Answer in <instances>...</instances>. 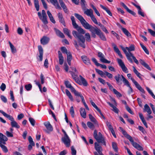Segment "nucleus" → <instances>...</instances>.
Wrapping results in <instances>:
<instances>
[{
  "instance_id": "obj_5",
  "label": "nucleus",
  "mask_w": 155,
  "mask_h": 155,
  "mask_svg": "<svg viewBox=\"0 0 155 155\" xmlns=\"http://www.w3.org/2000/svg\"><path fill=\"white\" fill-rule=\"evenodd\" d=\"M122 50L124 52L125 54L127 59L131 62L133 63V61L132 58H133L134 62L135 63L137 64H139L138 61L136 59L135 56L131 52H127L126 51V49L124 48H122Z\"/></svg>"
},
{
  "instance_id": "obj_52",
  "label": "nucleus",
  "mask_w": 155,
  "mask_h": 155,
  "mask_svg": "<svg viewBox=\"0 0 155 155\" xmlns=\"http://www.w3.org/2000/svg\"><path fill=\"white\" fill-rule=\"evenodd\" d=\"M67 54V61H71L72 59V54L70 52H68Z\"/></svg>"
},
{
  "instance_id": "obj_64",
  "label": "nucleus",
  "mask_w": 155,
  "mask_h": 155,
  "mask_svg": "<svg viewBox=\"0 0 155 155\" xmlns=\"http://www.w3.org/2000/svg\"><path fill=\"white\" fill-rule=\"evenodd\" d=\"M106 84H107V85L108 86L109 89L111 91H113L114 92V90L115 89L114 88L113 86L110 84L109 82H107Z\"/></svg>"
},
{
  "instance_id": "obj_20",
  "label": "nucleus",
  "mask_w": 155,
  "mask_h": 155,
  "mask_svg": "<svg viewBox=\"0 0 155 155\" xmlns=\"http://www.w3.org/2000/svg\"><path fill=\"white\" fill-rule=\"evenodd\" d=\"M38 49L39 51V57L40 61H42L43 59V49L41 45L38 46Z\"/></svg>"
},
{
  "instance_id": "obj_12",
  "label": "nucleus",
  "mask_w": 155,
  "mask_h": 155,
  "mask_svg": "<svg viewBox=\"0 0 155 155\" xmlns=\"http://www.w3.org/2000/svg\"><path fill=\"white\" fill-rule=\"evenodd\" d=\"M112 45L113 47L114 51L118 54L121 58H123V57L121 53L120 50L116 45L114 43H112Z\"/></svg>"
},
{
  "instance_id": "obj_60",
  "label": "nucleus",
  "mask_w": 155,
  "mask_h": 155,
  "mask_svg": "<svg viewBox=\"0 0 155 155\" xmlns=\"http://www.w3.org/2000/svg\"><path fill=\"white\" fill-rule=\"evenodd\" d=\"M29 120L32 126H35V120L33 118L29 117Z\"/></svg>"
},
{
  "instance_id": "obj_8",
  "label": "nucleus",
  "mask_w": 155,
  "mask_h": 155,
  "mask_svg": "<svg viewBox=\"0 0 155 155\" xmlns=\"http://www.w3.org/2000/svg\"><path fill=\"white\" fill-rule=\"evenodd\" d=\"M61 141L66 147H69L70 146L71 140L68 135L64 136V137H62Z\"/></svg>"
},
{
  "instance_id": "obj_15",
  "label": "nucleus",
  "mask_w": 155,
  "mask_h": 155,
  "mask_svg": "<svg viewBox=\"0 0 155 155\" xmlns=\"http://www.w3.org/2000/svg\"><path fill=\"white\" fill-rule=\"evenodd\" d=\"M49 38L46 36H44L40 40L41 43L43 45L47 44L49 42Z\"/></svg>"
},
{
  "instance_id": "obj_3",
  "label": "nucleus",
  "mask_w": 155,
  "mask_h": 155,
  "mask_svg": "<svg viewBox=\"0 0 155 155\" xmlns=\"http://www.w3.org/2000/svg\"><path fill=\"white\" fill-rule=\"evenodd\" d=\"M93 136L98 142H96L94 143V147L95 150L97 152L102 150V147L98 143H101L102 145L106 146V143L105 138L101 132H99L98 135L97 131L96 130H95L94 132Z\"/></svg>"
},
{
  "instance_id": "obj_34",
  "label": "nucleus",
  "mask_w": 155,
  "mask_h": 155,
  "mask_svg": "<svg viewBox=\"0 0 155 155\" xmlns=\"http://www.w3.org/2000/svg\"><path fill=\"white\" fill-rule=\"evenodd\" d=\"M11 124L12 127H15L17 128H19L20 127L19 125H18L17 122H16L14 120L11 121Z\"/></svg>"
},
{
  "instance_id": "obj_49",
  "label": "nucleus",
  "mask_w": 155,
  "mask_h": 155,
  "mask_svg": "<svg viewBox=\"0 0 155 155\" xmlns=\"http://www.w3.org/2000/svg\"><path fill=\"white\" fill-rule=\"evenodd\" d=\"M96 72L102 77H103L105 75V73H104L103 71L97 69H95Z\"/></svg>"
},
{
  "instance_id": "obj_6",
  "label": "nucleus",
  "mask_w": 155,
  "mask_h": 155,
  "mask_svg": "<svg viewBox=\"0 0 155 155\" xmlns=\"http://www.w3.org/2000/svg\"><path fill=\"white\" fill-rule=\"evenodd\" d=\"M121 77L122 78L124 85L127 86V87H130V84L128 81L122 75H120L119 74L114 76V78L116 80L117 83L119 85H121L122 84V83H120V78Z\"/></svg>"
},
{
  "instance_id": "obj_9",
  "label": "nucleus",
  "mask_w": 155,
  "mask_h": 155,
  "mask_svg": "<svg viewBox=\"0 0 155 155\" xmlns=\"http://www.w3.org/2000/svg\"><path fill=\"white\" fill-rule=\"evenodd\" d=\"M97 56L100 58V61L102 62L107 64L110 63V61L106 59L104 55L102 52H98L97 53Z\"/></svg>"
},
{
  "instance_id": "obj_1",
  "label": "nucleus",
  "mask_w": 155,
  "mask_h": 155,
  "mask_svg": "<svg viewBox=\"0 0 155 155\" xmlns=\"http://www.w3.org/2000/svg\"><path fill=\"white\" fill-rule=\"evenodd\" d=\"M71 19L73 27L76 29L77 30V31L75 30L73 31L72 35L75 38L78 39L79 45L83 48H85V39L82 35L84 34L85 33V31L81 26H79L77 24L74 16H71Z\"/></svg>"
},
{
  "instance_id": "obj_22",
  "label": "nucleus",
  "mask_w": 155,
  "mask_h": 155,
  "mask_svg": "<svg viewBox=\"0 0 155 155\" xmlns=\"http://www.w3.org/2000/svg\"><path fill=\"white\" fill-rule=\"evenodd\" d=\"M58 15L59 22L65 27L66 25L62 13H58Z\"/></svg>"
},
{
  "instance_id": "obj_18",
  "label": "nucleus",
  "mask_w": 155,
  "mask_h": 155,
  "mask_svg": "<svg viewBox=\"0 0 155 155\" xmlns=\"http://www.w3.org/2000/svg\"><path fill=\"white\" fill-rule=\"evenodd\" d=\"M28 140L30 144L28 145V148L29 150H31L32 147V146H35V143L33 140V139L31 136H29L28 138Z\"/></svg>"
},
{
  "instance_id": "obj_33",
  "label": "nucleus",
  "mask_w": 155,
  "mask_h": 155,
  "mask_svg": "<svg viewBox=\"0 0 155 155\" xmlns=\"http://www.w3.org/2000/svg\"><path fill=\"white\" fill-rule=\"evenodd\" d=\"M8 43L9 44L11 50L13 54L15 53L17 51L16 48L12 44L10 41H9L8 42Z\"/></svg>"
},
{
  "instance_id": "obj_32",
  "label": "nucleus",
  "mask_w": 155,
  "mask_h": 155,
  "mask_svg": "<svg viewBox=\"0 0 155 155\" xmlns=\"http://www.w3.org/2000/svg\"><path fill=\"white\" fill-rule=\"evenodd\" d=\"M121 29L124 34L127 36V37L131 36V34L126 28L121 27Z\"/></svg>"
},
{
  "instance_id": "obj_39",
  "label": "nucleus",
  "mask_w": 155,
  "mask_h": 155,
  "mask_svg": "<svg viewBox=\"0 0 155 155\" xmlns=\"http://www.w3.org/2000/svg\"><path fill=\"white\" fill-rule=\"evenodd\" d=\"M133 68L134 72L136 75L137 77H138L139 78L141 79L142 77H141V74L138 71L134 66H133Z\"/></svg>"
},
{
  "instance_id": "obj_48",
  "label": "nucleus",
  "mask_w": 155,
  "mask_h": 155,
  "mask_svg": "<svg viewBox=\"0 0 155 155\" xmlns=\"http://www.w3.org/2000/svg\"><path fill=\"white\" fill-rule=\"evenodd\" d=\"M85 37L86 38V40L88 42H90L91 41V36L89 33H86L85 35Z\"/></svg>"
},
{
  "instance_id": "obj_23",
  "label": "nucleus",
  "mask_w": 155,
  "mask_h": 155,
  "mask_svg": "<svg viewBox=\"0 0 155 155\" xmlns=\"http://www.w3.org/2000/svg\"><path fill=\"white\" fill-rule=\"evenodd\" d=\"M89 118L90 120L93 122L95 126L98 127V124L96 119L91 114L88 115Z\"/></svg>"
},
{
  "instance_id": "obj_26",
  "label": "nucleus",
  "mask_w": 155,
  "mask_h": 155,
  "mask_svg": "<svg viewBox=\"0 0 155 155\" xmlns=\"http://www.w3.org/2000/svg\"><path fill=\"white\" fill-rule=\"evenodd\" d=\"M139 61L142 65L144 67L146 68L147 69H148L150 71L151 70V69L149 67V65L146 63L144 60L141 59H140L139 60Z\"/></svg>"
},
{
  "instance_id": "obj_37",
  "label": "nucleus",
  "mask_w": 155,
  "mask_h": 155,
  "mask_svg": "<svg viewBox=\"0 0 155 155\" xmlns=\"http://www.w3.org/2000/svg\"><path fill=\"white\" fill-rule=\"evenodd\" d=\"M70 72L71 73V74L72 77L74 79V80L76 82H78L79 83H80L79 80V79L77 76L75 74V73L72 71H70Z\"/></svg>"
},
{
  "instance_id": "obj_7",
  "label": "nucleus",
  "mask_w": 155,
  "mask_h": 155,
  "mask_svg": "<svg viewBox=\"0 0 155 155\" xmlns=\"http://www.w3.org/2000/svg\"><path fill=\"white\" fill-rule=\"evenodd\" d=\"M117 60L119 65L123 71L126 73H128V69L125 66L124 63L122 60L118 58L117 59Z\"/></svg>"
},
{
  "instance_id": "obj_43",
  "label": "nucleus",
  "mask_w": 155,
  "mask_h": 155,
  "mask_svg": "<svg viewBox=\"0 0 155 155\" xmlns=\"http://www.w3.org/2000/svg\"><path fill=\"white\" fill-rule=\"evenodd\" d=\"M4 145V144L3 143H0V147L2 148L3 151L5 153H7L8 152V150L7 147L5 145Z\"/></svg>"
},
{
  "instance_id": "obj_36",
  "label": "nucleus",
  "mask_w": 155,
  "mask_h": 155,
  "mask_svg": "<svg viewBox=\"0 0 155 155\" xmlns=\"http://www.w3.org/2000/svg\"><path fill=\"white\" fill-rule=\"evenodd\" d=\"M65 92L66 95H67V96L70 99V100L71 101H73L74 99L73 97L72 96L70 91L68 89H66L65 90Z\"/></svg>"
},
{
  "instance_id": "obj_44",
  "label": "nucleus",
  "mask_w": 155,
  "mask_h": 155,
  "mask_svg": "<svg viewBox=\"0 0 155 155\" xmlns=\"http://www.w3.org/2000/svg\"><path fill=\"white\" fill-rule=\"evenodd\" d=\"M112 147L114 151L116 152H118V147L117 143L114 142H112Z\"/></svg>"
},
{
  "instance_id": "obj_42",
  "label": "nucleus",
  "mask_w": 155,
  "mask_h": 155,
  "mask_svg": "<svg viewBox=\"0 0 155 155\" xmlns=\"http://www.w3.org/2000/svg\"><path fill=\"white\" fill-rule=\"evenodd\" d=\"M34 4L36 10L39 11V5L38 0H34Z\"/></svg>"
},
{
  "instance_id": "obj_54",
  "label": "nucleus",
  "mask_w": 155,
  "mask_h": 155,
  "mask_svg": "<svg viewBox=\"0 0 155 155\" xmlns=\"http://www.w3.org/2000/svg\"><path fill=\"white\" fill-rule=\"evenodd\" d=\"M4 116L7 117L9 120H10L12 121L14 120V118L12 116L7 114L6 113H5V114L4 115Z\"/></svg>"
},
{
  "instance_id": "obj_21",
  "label": "nucleus",
  "mask_w": 155,
  "mask_h": 155,
  "mask_svg": "<svg viewBox=\"0 0 155 155\" xmlns=\"http://www.w3.org/2000/svg\"><path fill=\"white\" fill-rule=\"evenodd\" d=\"M50 2L56 8L61 10V8L59 5L57 0H49Z\"/></svg>"
},
{
  "instance_id": "obj_58",
  "label": "nucleus",
  "mask_w": 155,
  "mask_h": 155,
  "mask_svg": "<svg viewBox=\"0 0 155 155\" xmlns=\"http://www.w3.org/2000/svg\"><path fill=\"white\" fill-rule=\"evenodd\" d=\"M61 50L63 53L68 54V50L65 47H62L61 48Z\"/></svg>"
},
{
  "instance_id": "obj_47",
  "label": "nucleus",
  "mask_w": 155,
  "mask_h": 155,
  "mask_svg": "<svg viewBox=\"0 0 155 155\" xmlns=\"http://www.w3.org/2000/svg\"><path fill=\"white\" fill-rule=\"evenodd\" d=\"M43 22L44 24H47L48 23L47 21V16H42L41 19H40Z\"/></svg>"
},
{
  "instance_id": "obj_56",
  "label": "nucleus",
  "mask_w": 155,
  "mask_h": 155,
  "mask_svg": "<svg viewBox=\"0 0 155 155\" xmlns=\"http://www.w3.org/2000/svg\"><path fill=\"white\" fill-rule=\"evenodd\" d=\"M106 124L110 131L113 130V127L110 122L107 121L106 122Z\"/></svg>"
},
{
  "instance_id": "obj_24",
  "label": "nucleus",
  "mask_w": 155,
  "mask_h": 155,
  "mask_svg": "<svg viewBox=\"0 0 155 155\" xmlns=\"http://www.w3.org/2000/svg\"><path fill=\"white\" fill-rule=\"evenodd\" d=\"M58 58L59 64L61 65L63 64L64 62V58L62 53L60 51H58Z\"/></svg>"
},
{
  "instance_id": "obj_45",
  "label": "nucleus",
  "mask_w": 155,
  "mask_h": 155,
  "mask_svg": "<svg viewBox=\"0 0 155 155\" xmlns=\"http://www.w3.org/2000/svg\"><path fill=\"white\" fill-rule=\"evenodd\" d=\"M126 49L129 52L135 50L134 46L133 45H131L129 47H126Z\"/></svg>"
},
{
  "instance_id": "obj_27",
  "label": "nucleus",
  "mask_w": 155,
  "mask_h": 155,
  "mask_svg": "<svg viewBox=\"0 0 155 155\" xmlns=\"http://www.w3.org/2000/svg\"><path fill=\"white\" fill-rule=\"evenodd\" d=\"M143 111L144 112H147L149 114H150L152 113V111L150 107L147 104H145L144 106Z\"/></svg>"
},
{
  "instance_id": "obj_51",
  "label": "nucleus",
  "mask_w": 155,
  "mask_h": 155,
  "mask_svg": "<svg viewBox=\"0 0 155 155\" xmlns=\"http://www.w3.org/2000/svg\"><path fill=\"white\" fill-rule=\"evenodd\" d=\"M71 92H73L74 94L76 96H79L80 97L81 96H82L81 93L77 91L74 88L71 91Z\"/></svg>"
},
{
  "instance_id": "obj_63",
  "label": "nucleus",
  "mask_w": 155,
  "mask_h": 155,
  "mask_svg": "<svg viewBox=\"0 0 155 155\" xmlns=\"http://www.w3.org/2000/svg\"><path fill=\"white\" fill-rule=\"evenodd\" d=\"M91 18L92 20L94 22V23L95 24H97V19L95 18V17H94V16L93 15L92 16Z\"/></svg>"
},
{
  "instance_id": "obj_40",
  "label": "nucleus",
  "mask_w": 155,
  "mask_h": 155,
  "mask_svg": "<svg viewBox=\"0 0 155 155\" xmlns=\"http://www.w3.org/2000/svg\"><path fill=\"white\" fill-rule=\"evenodd\" d=\"M100 6L102 9L105 10L110 16H112V13L108 9L102 5H100Z\"/></svg>"
},
{
  "instance_id": "obj_31",
  "label": "nucleus",
  "mask_w": 155,
  "mask_h": 155,
  "mask_svg": "<svg viewBox=\"0 0 155 155\" xmlns=\"http://www.w3.org/2000/svg\"><path fill=\"white\" fill-rule=\"evenodd\" d=\"M64 84L66 87L70 88L71 91L74 89V88L72 86L71 84L68 81H65Z\"/></svg>"
},
{
  "instance_id": "obj_53",
  "label": "nucleus",
  "mask_w": 155,
  "mask_h": 155,
  "mask_svg": "<svg viewBox=\"0 0 155 155\" xmlns=\"http://www.w3.org/2000/svg\"><path fill=\"white\" fill-rule=\"evenodd\" d=\"M25 88L27 91H29L31 90L32 88V86L31 84H29L25 85Z\"/></svg>"
},
{
  "instance_id": "obj_14",
  "label": "nucleus",
  "mask_w": 155,
  "mask_h": 155,
  "mask_svg": "<svg viewBox=\"0 0 155 155\" xmlns=\"http://www.w3.org/2000/svg\"><path fill=\"white\" fill-rule=\"evenodd\" d=\"M8 140V138L6 136L2 133H0V143L6 144V142Z\"/></svg>"
},
{
  "instance_id": "obj_59",
  "label": "nucleus",
  "mask_w": 155,
  "mask_h": 155,
  "mask_svg": "<svg viewBox=\"0 0 155 155\" xmlns=\"http://www.w3.org/2000/svg\"><path fill=\"white\" fill-rule=\"evenodd\" d=\"M91 7L94 9V12L96 13V14L98 15V16H100V14L99 13L98 11L97 10L96 7L93 5H91Z\"/></svg>"
},
{
  "instance_id": "obj_19",
  "label": "nucleus",
  "mask_w": 155,
  "mask_h": 155,
  "mask_svg": "<svg viewBox=\"0 0 155 155\" xmlns=\"http://www.w3.org/2000/svg\"><path fill=\"white\" fill-rule=\"evenodd\" d=\"M96 32L97 33V35L102 40L104 41H106V38L100 29H99V31H97V32L96 31Z\"/></svg>"
},
{
  "instance_id": "obj_25",
  "label": "nucleus",
  "mask_w": 155,
  "mask_h": 155,
  "mask_svg": "<svg viewBox=\"0 0 155 155\" xmlns=\"http://www.w3.org/2000/svg\"><path fill=\"white\" fill-rule=\"evenodd\" d=\"M54 30L57 35L61 38H64L65 37L64 34L61 32L59 30L55 28Z\"/></svg>"
},
{
  "instance_id": "obj_4",
  "label": "nucleus",
  "mask_w": 155,
  "mask_h": 155,
  "mask_svg": "<svg viewBox=\"0 0 155 155\" xmlns=\"http://www.w3.org/2000/svg\"><path fill=\"white\" fill-rule=\"evenodd\" d=\"M120 131L122 133L123 135L125 137H126L131 142V144L132 146L135 148L140 151H142L143 150V148L140 145L138 144L136 142H134L132 137L128 134L127 132L124 130L122 127H119Z\"/></svg>"
},
{
  "instance_id": "obj_30",
  "label": "nucleus",
  "mask_w": 155,
  "mask_h": 155,
  "mask_svg": "<svg viewBox=\"0 0 155 155\" xmlns=\"http://www.w3.org/2000/svg\"><path fill=\"white\" fill-rule=\"evenodd\" d=\"M81 116L84 118H85L86 117V112L84 108H81L80 110Z\"/></svg>"
},
{
  "instance_id": "obj_41",
  "label": "nucleus",
  "mask_w": 155,
  "mask_h": 155,
  "mask_svg": "<svg viewBox=\"0 0 155 155\" xmlns=\"http://www.w3.org/2000/svg\"><path fill=\"white\" fill-rule=\"evenodd\" d=\"M63 31L64 33L66 35L70 38H72V36L70 34L69 31L67 28H64L63 29Z\"/></svg>"
},
{
  "instance_id": "obj_13",
  "label": "nucleus",
  "mask_w": 155,
  "mask_h": 155,
  "mask_svg": "<svg viewBox=\"0 0 155 155\" xmlns=\"http://www.w3.org/2000/svg\"><path fill=\"white\" fill-rule=\"evenodd\" d=\"M79 77L80 79V80H79L80 84V83H79L78 82H76L79 85H81L82 84L84 86H87L88 85V83L85 79L81 75H79Z\"/></svg>"
},
{
  "instance_id": "obj_38",
  "label": "nucleus",
  "mask_w": 155,
  "mask_h": 155,
  "mask_svg": "<svg viewBox=\"0 0 155 155\" xmlns=\"http://www.w3.org/2000/svg\"><path fill=\"white\" fill-rule=\"evenodd\" d=\"M87 125L88 127L91 129L93 130L95 128V125L92 124L90 121H88L87 123Z\"/></svg>"
},
{
  "instance_id": "obj_35",
  "label": "nucleus",
  "mask_w": 155,
  "mask_h": 155,
  "mask_svg": "<svg viewBox=\"0 0 155 155\" xmlns=\"http://www.w3.org/2000/svg\"><path fill=\"white\" fill-rule=\"evenodd\" d=\"M107 103L113 109V110L116 113L118 114V109L114 105L110 103V102H107Z\"/></svg>"
},
{
  "instance_id": "obj_62",
  "label": "nucleus",
  "mask_w": 155,
  "mask_h": 155,
  "mask_svg": "<svg viewBox=\"0 0 155 155\" xmlns=\"http://www.w3.org/2000/svg\"><path fill=\"white\" fill-rule=\"evenodd\" d=\"M71 154L72 155H76V151L75 149L73 146L71 147Z\"/></svg>"
},
{
  "instance_id": "obj_10",
  "label": "nucleus",
  "mask_w": 155,
  "mask_h": 155,
  "mask_svg": "<svg viewBox=\"0 0 155 155\" xmlns=\"http://www.w3.org/2000/svg\"><path fill=\"white\" fill-rule=\"evenodd\" d=\"M130 79L132 81V82L135 85L136 87L141 92L145 93V91L144 89H143L141 87L140 85V84L136 81L133 78H131Z\"/></svg>"
},
{
  "instance_id": "obj_46",
  "label": "nucleus",
  "mask_w": 155,
  "mask_h": 155,
  "mask_svg": "<svg viewBox=\"0 0 155 155\" xmlns=\"http://www.w3.org/2000/svg\"><path fill=\"white\" fill-rule=\"evenodd\" d=\"M140 45L146 53L147 54H149V51L147 48L142 44L140 43Z\"/></svg>"
},
{
  "instance_id": "obj_55",
  "label": "nucleus",
  "mask_w": 155,
  "mask_h": 155,
  "mask_svg": "<svg viewBox=\"0 0 155 155\" xmlns=\"http://www.w3.org/2000/svg\"><path fill=\"white\" fill-rule=\"evenodd\" d=\"M70 113L72 117H74V110L73 106H71L70 109Z\"/></svg>"
},
{
  "instance_id": "obj_28",
  "label": "nucleus",
  "mask_w": 155,
  "mask_h": 155,
  "mask_svg": "<svg viewBox=\"0 0 155 155\" xmlns=\"http://www.w3.org/2000/svg\"><path fill=\"white\" fill-rule=\"evenodd\" d=\"M139 115L140 117V119L141 120L142 123L144 124V125L147 127H148V126L147 123V122L145 120V119L143 116V115L141 113H139Z\"/></svg>"
},
{
  "instance_id": "obj_50",
  "label": "nucleus",
  "mask_w": 155,
  "mask_h": 155,
  "mask_svg": "<svg viewBox=\"0 0 155 155\" xmlns=\"http://www.w3.org/2000/svg\"><path fill=\"white\" fill-rule=\"evenodd\" d=\"M146 89L149 94L152 96L153 98L155 99V96L152 91L148 87H146Z\"/></svg>"
},
{
  "instance_id": "obj_11",
  "label": "nucleus",
  "mask_w": 155,
  "mask_h": 155,
  "mask_svg": "<svg viewBox=\"0 0 155 155\" xmlns=\"http://www.w3.org/2000/svg\"><path fill=\"white\" fill-rule=\"evenodd\" d=\"M44 125L47 129V130H45L46 132L49 133L50 132L53 130V128L51 124L49 122H45L44 123Z\"/></svg>"
},
{
  "instance_id": "obj_61",
  "label": "nucleus",
  "mask_w": 155,
  "mask_h": 155,
  "mask_svg": "<svg viewBox=\"0 0 155 155\" xmlns=\"http://www.w3.org/2000/svg\"><path fill=\"white\" fill-rule=\"evenodd\" d=\"M114 93L117 95V97H120L122 96L121 94L118 92L116 89L114 90Z\"/></svg>"
},
{
  "instance_id": "obj_57",
  "label": "nucleus",
  "mask_w": 155,
  "mask_h": 155,
  "mask_svg": "<svg viewBox=\"0 0 155 155\" xmlns=\"http://www.w3.org/2000/svg\"><path fill=\"white\" fill-rule=\"evenodd\" d=\"M90 102L92 105L95 108L96 110L97 111L99 110L100 111V109L98 107L97 105L95 104V103L92 100H91L90 101Z\"/></svg>"
},
{
  "instance_id": "obj_16",
  "label": "nucleus",
  "mask_w": 155,
  "mask_h": 155,
  "mask_svg": "<svg viewBox=\"0 0 155 155\" xmlns=\"http://www.w3.org/2000/svg\"><path fill=\"white\" fill-rule=\"evenodd\" d=\"M82 60L83 62L87 65L91 64V63L90 59L87 56L84 55L82 56L81 57Z\"/></svg>"
},
{
  "instance_id": "obj_2",
  "label": "nucleus",
  "mask_w": 155,
  "mask_h": 155,
  "mask_svg": "<svg viewBox=\"0 0 155 155\" xmlns=\"http://www.w3.org/2000/svg\"><path fill=\"white\" fill-rule=\"evenodd\" d=\"M74 16L80 21L83 26L86 29L89 30L91 32L92 37L94 38H96L97 35L96 31H99V28L96 26L93 27L90 25L84 18L81 15L76 13L74 14Z\"/></svg>"
},
{
  "instance_id": "obj_29",
  "label": "nucleus",
  "mask_w": 155,
  "mask_h": 155,
  "mask_svg": "<svg viewBox=\"0 0 155 155\" xmlns=\"http://www.w3.org/2000/svg\"><path fill=\"white\" fill-rule=\"evenodd\" d=\"M84 14L88 16H90V17L93 15V11L91 9H87L84 11Z\"/></svg>"
},
{
  "instance_id": "obj_17",
  "label": "nucleus",
  "mask_w": 155,
  "mask_h": 155,
  "mask_svg": "<svg viewBox=\"0 0 155 155\" xmlns=\"http://www.w3.org/2000/svg\"><path fill=\"white\" fill-rule=\"evenodd\" d=\"M121 5L126 10L127 12L134 16H136V13L134 11L130 9L124 3H121Z\"/></svg>"
}]
</instances>
